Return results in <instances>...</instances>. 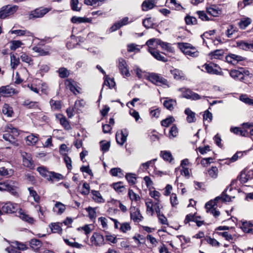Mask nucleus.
<instances>
[{
	"instance_id": "f257e3e1",
	"label": "nucleus",
	"mask_w": 253,
	"mask_h": 253,
	"mask_svg": "<svg viewBox=\"0 0 253 253\" xmlns=\"http://www.w3.org/2000/svg\"><path fill=\"white\" fill-rule=\"evenodd\" d=\"M1 131L5 132L3 134V138L10 144L18 146V143L16 138L19 135L18 129L14 127L12 125L8 124L1 128Z\"/></svg>"
},
{
	"instance_id": "f03ea898",
	"label": "nucleus",
	"mask_w": 253,
	"mask_h": 253,
	"mask_svg": "<svg viewBox=\"0 0 253 253\" xmlns=\"http://www.w3.org/2000/svg\"><path fill=\"white\" fill-rule=\"evenodd\" d=\"M241 127L231 126L230 131L236 135L242 137H249V129L253 127V122L243 123L241 125Z\"/></svg>"
},
{
	"instance_id": "7ed1b4c3",
	"label": "nucleus",
	"mask_w": 253,
	"mask_h": 253,
	"mask_svg": "<svg viewBox=\"0 0 253 253\" xmlns=\"http://www.w3.org/2000/svg\"><path fill=\"white\" fill-rule=\"evenodd\" d=\"M221 199V195L216 197L213 200H211L206 203L205 207L207 212L212 214L214 216H219L220 211L216 209L217 207V203L219 200Z\"/></svg>"
},
{
	"instance_id": "20e7f679",
	"label": "nucleus",
	"mask_w": 253,
	"mask_h": 253,
	"mask_svg": "<svg viewBox=\"0 0 253 253\" xmlns=\"http://www.w3.org/2000/svg\"><path fill=\"white\" fill-rule=\"evenodd\" d=\"M178 47L181 51L185 55L192 57L199 56V52L197 49L188 43H179Z\"/></svg>"
},
{
	"instance_id": "39448f33",
	"label": "nucleus",
	"mask_w": 253,
	"mask_h": 253,
	"mask_svg": "<svg viewBox=\"0 0 253 253\" xmlns=\"http://www.w3.org/2000/svg\"><path fill=\"white\" fill-rule=\"evenodd\" d=\"M250 72L246 68L240 67L237 69L231 70L230 75L235 80L243 81L245 78L249 76Z\"/></svg>"
},
{
	"instance_id": "423d86ee",
	"label": "nucleus",
	"mask_w": 253,
	"mask_h": 253,
	"mask_svg": "<svg viewBox=\"0 0 253 253\" xmlns=\"http://www.w3.org/2000/svg\"><path fill=\"white\" fill-rule=\"evenodd\" d=\"M146 79L157 85H166L168 86L167 80L162 76L156 73H152L149 74L146 77Z\"/></svg>"
},
{
	"instance_id": "0eeeda50",
	"label": "nucleus",
	"mask_w": 253,
	"mask_h": 253,
	"mask_svg": "<svg viewBox=\"0 0 253 253\" xmlns=\"http://www.w3.org/2000/svg\"><path fill=\"white\" fill-rule=\"evenodd\" d=\"M0 191H7L14 196L17 195V187L13 181H6L0 182Z\"/></svg>"
},
{
	"instance_id": "6e6552de",
	"label": "nucleus",
	"mask_w": 253,
	"mask_h": 253,
	"mask_svg": "<svg viewBox=\"0 0 253 253\" xmlns=\"http://www.w3.org/2000/svg\"><path fill=\"white\" fill-rule=\"evenodd\" d=\"M18 9V6L16 5L3 6L0 9V18L4 19L9 16L13 15Z\"/></svg>"
},
{
	"instance_id": "1a4fd4ad",
	"label": "nucleus",
	"mask_w": 253,
	"mask_h": 253,
	"mask_svg": "<svg viewBox=\"0 0 253 253\" xmlns=\"http://www.w3.org/2000/svg\"><path fill=\"white\" fill-rule=\"evenodd\" d=\"M51 8L41 7L31 11L29 15V19H34L43 17L47 13L51 10Z\"/></svg>"
},
{
	"instance_id": "9d476101",
	"label": "nucleus",
	"mask_w": 253,
	"mask_h": 253,
	"mask_svg": "<svg viewBox=\"0 0 253 253\" xmlns=\"http://www.w3.org/2000/svg\"><path fill=\"white\" fill-rule=\"evenodd\" d=\"M20 153L22 158L23 166L30 169H34L35 165L31 154L23 151H20Z\"/></svg>"
},
{
	"instance_id": "9b49d317",
	"label": "nucleus",
	"mask_w": 253,
	"mask_h": 253,
	"mask_svg": "<svg viewBox=\"0 0 253 253\" xmlns=\"http://www.w3.org/2000/svg\"><path fill=\"white\" fill-rule=\"evenodd\" d=\"M239 181L240 183L242 184H244L246 183L249 180V178H248V168L246 167L244 168L239 174L237 176V178L235 179L232 180L231 185H235L237 186L236 183L238 181Z\"/></svg>"
},
{
	"instance_id": "f8f14e48",
	"label": "nucleus",
	"mask_w": 253,
	"mask_h": 253,
	"mask_svg": "<svg viewBox=\"0 0 253 253\" xmlns=\"http://www.w3.org/2000/svg\"><path fill=\"white\" fill-rule=\"evenodd\" d=\"M178 91L182 92V97L187 99H191L192 100H198L200 98L199 94L192 91L189 89L185 88H180Z\"/></svg>"
},
{
	"instance_id": "ddd939ff",
	"label": "nucleus",
	"mask_w": 253,
	"mask_h": 253,
	"mask_svg": "<svg viewBox=\"0 0 253 253\" xmlns=\"http://www.w3.org/2000/svg\"><path fill=\"white\" fill-rule=\"evenodd\" d=\"M118 68L121 74L126 77H129V73L127 64L125 59L120 58L118 60Z\"/></svg>"
},
{
	"instance_id": "4468645a",
	"label": "nucleus",
	"mask_w": 253,
	"mask_h": 253,
	"mask_svg": "<svg viewBox=\"0 0 253 253\" xmlns=\"http://www.w3.org/2000/svg\"><path fill=\"white\" fill-rule=\"evenodd\" d=\"M3 212L6 213H12L16 212L19 209L18 204L10 202H7L1 208Z\"/></svg>"
},
{
	"instance_id": "2eb2a0df",
	"label": "nucleus",
	"mask_w": 253,
	"mask_h": 253,
	"mask_svg": "<svg viewBox=\"0 0 253 253\" xmlns=\"http://www.w3.org/2000/svg\"><path fill=\"white\" fill-rule=\"evenodd\" d=\"M252 149H250L244 151H237L230 159H222V161H225L224 164L229 165L231 163L235 162L238 158H241L244 155H247L248 153Z\"/></svg>"
},
{
	"instance_id": "dca6fc26",
	"label": "nucleus",
	"mask_w": 253,
	"mask_h": 253,
	"mask_svg": "<svg viewBox=\"0 0 253 253\" xmlns=\"http://www.w3.org/2000/svg\"><path fill=\"white\" fill-rule=\"evenodd\" d=\"M130 214L131 219L135 223H139L142 220L143 216L140 214L139 210L134 207L130 208Z\"/></svg>"
},
{
	"instance_id": "f3484780",
	"label": "nucleus",
	"mask_w": 253,
	"mask_h": 253,
	"mask_svg": "<svg viewBox=\"0 0 253 253\" xmlns=\"http://www.w3.org/2000/svg\"><path fill=\"white\" fill-rule=\"evenodd\" d=\"M206 72L211 74L218 75L220 73V67L217 64L211 63L210 64H205L203 65Z\"/></svg>"
},
{
	"instance_id": "a211bd4d",
	"label": "nucleus",
	"mask_w": 253,
	"mask_h": 253,
	"mask_svg": "<svg viewBox=\"0 0 253 253\" xmlns=\"http://www.w3.org/2000/svg\"><path fill=\"white\" fill-rule=\"evenodd\" d=\"M245 58L234 54L230 53L225 57V62L233 65L238 63L240 61L245 60Z\"/></svg>"
},
{
	"instance_id": "6ab92c4d",
	"label": "nucleus",
	"mask_w": 253,
	"mask_h": 253,
	"mask_svg": "<svg viewBox=\"0 0 253 253\" xmlns=\"http://www.w3.org/2000/svg\"><path fill=\"white\" fill-rule=\"evenodd\" d=\"M238 224L240 228L244 233L253 234V224L251 221L241 220Z\"/></svg>"
},
{
	"instance_id": "aec40b11",
	"label": "nucleus",
	"mask_w": 253,
	"mask_h": 253,
	"mask_svg": "<svg viewBox=\"0 0 253 253\" xmlns=\"http://www.w3.org/2000/svg\"><path fill=\"white\" fill-rule=\"evenodd\" d=\"M128 135L127 131L126 129L124 130H122L120 132L118 131L116 134V139L117 142L123 145L124 143L126 141L127 136Z\"/></svg>"
},
{
	"instance_id": "412c9836",
	"label": "nucleus",
	"mask_w": 253,
	"mask_h": 253,
	"mask_svg": "<svg viewBox=\"0 0 253 253\" xmlns=\"http://www.w3.org/2000/svg\"><path fill=\"white\" fill-rule=\"evenodd\" d=\"M90 241L92 245L95 246H100L104 244L103 236L98 233H94L90 238Z\"/></svg>"
},
{
	"instance_id": "4be33fe9",
	"label": "nucleus",
	"mask_w": 253,
	"mask_h": 253,
	"mask_svg": "<svg viewBox=\"0 0 253 253\" xmlns=\"http://www.w3.org/2000/svg\"><path fill=\"white\" fill-rule=\"evenodd\" d=\"M157 0H145L141 4V9L143 11H147L153 9L156 6Z\"/></svg>"
},
{
	"instance_id": "5701e85b",
	"label": "nucleus",
	"mask_w": 253,
	"mask_h": 253,
	"mask_svg": "<svg viewBox=\"0 0 253 253\" xmlns=\"http://www.w3.org/2000/svg\"><path fill=\"white\" fill-rule=\"evenodd\" d=\"M237 47L245 50H252L253 46V41H239L236 42Z\"/></svg>"
},
{
	"instance_id": "b1692460",
	"label": "nucleus",
	"mask_w": 253,
	"mask_h": 253,
	"mask_svg": "<svg viewBox=\"0 0 253 253\" xmlns=\"http://www.w3.org/2000/svg\"><path fill=\"white\" fill-rule=\"evenodd\" d=\"M233 185H231V184L227 186L226 188L222 191V202H229L231 201L232 198H234L235 196H233L232 194H228V191H229V193H230L232 190L233 188L232 186Z\"/></svg>"
},
{
	"instance_id": "393cba45",
	"label": "nucleus",
	"mask_w": 253,
	"mask_h": 253,
	"mask_svg": "<svg viewBox=\"0 0 253 253\" xmlns=\"http://www.w3.org/2000/svg\"><path fill=\"white\" fill-rule=\"evenodd\" d=\"M15 93V90L9 85L0 87V94L4 97L10 96Z\"/></svg>"
},
{
	"instance_id": "a878e982",
	"label": "nucleus",
	"mask_w": 253,
	"mask_h": 253,
	"mask_svg": "<svg viewBox=\"0 0 253 253\" xmlns=\"http://www.w3.org/2000/svg\"><path fill=\"white\" fill-rule=\"evenodd\" d=\"M65 84L69 89L75 94L80 93V87L78 86L76 83L72 80H67Z\"/></svg>"
},
{
	"instance_id": "bb28decb",
	"label": "nucleus",
	"mask_w": 253,
	"mask_h": 253,
	"mask_svg": "<svg viewBox=\"0 0 253 253\" xmlns=\"http://www.w3.org/2000/svg\"><path fill=\"white\" fill-rule=\"evenodd\" d=\"M158 41L160 39L153 38L148 40L146 42V45L148 46V51L150 53V51H154L156 49L159 42Z\"/></svg>"
},
{
	"instance_id": "cd10ccee",
	"label": "nucleus",
	"mask_w": 253,
	"mask_h": 253,
	"mask_svg": "<svg viewBox=\"0 0 253 253\" xmlns=\"http://www.w3.org/2000/svg\"><path fill=\"white\" fill-rule=\"evenodd\" d=\"M33 50L36 52H37L39 55L44 56L49 54L50 47L49 46L42 48L38 46H36L33 47Z\"/></svg>"
},
{
	"instance_id": "c85d7f7f",
	"label": "nucleus",
	"mask_w": 253,
	"mask_h": 253,
	"mask_svg": "<svg viewBox=\"0 0 253 253\" xmlns=\"http://www.w3.org/2000/svg\"><path fill=\"white\" fill-rule=\"evenodd\" d=\"M252 19L249 17H243L241 18L238 25L241 29H245L252 23Z\"/></svg>"
},
{
	"instance_id": "c756f323",
	"label": "nucleus",
	"mask_w": 253,
	"mask_h": 253,
	"mask_svg": "<svg viewBox=\"0 0 253 253\" xmlns=\"http://www.w3.org/2000/svg\"><path fill=\"white\" fill-rule=\"evenodd\" d=\"M19 216L20 218L29 223L33 224L35 220L33 217H30L29 215L27 214L24 211L21 209L18 211Z\"/></svg>"
},
{
	"instance_id": "7c9ffc66",
	"label": "nucleus",
	"mask_w": 253,
	"mask_h": 253,
	"mask_svg": "<svg viewBox=\"0 0 253 253\" xmlns=\"http://www.w3.org/2000/svg\"><path fill=\"white\" fill-rule=\"evenodd\" d=\"M163 105L167 109L171 111L174 109V107L176 105V100L167 98L163 103Z\"/></svg>"
},
{
	"instance_id": "2f4dec72",
	"label": "nucleus",
	"mask_w": 253,
	"mask_h": 253,
	"mask_svg": "<svg viewBox=\"0 0 253 253\" xmlns=\"http://www.w3.org/2000/svg\"><path fill=\"white\" fill-rule=\"evenodd\" d=\"M184 113L187 115L186 120L188 123H192L196 121L195 113L189 108L185 110Z\"/></svg>"
},
{
	"instance_id": "473e14b6",
	"label": "nucleus",
	"mask_w": 253,
	"mask_h": 253,
	"mask_svg": "<svg viewBox=\"0 0 253 253\" xmlns=\"http://www.w3.org/2000/svg\"><path fill=\"white\" fill-rule=\"evenodd\" d=\"M66 210L65 206L59 202H57L53 208V211L58 214H61Z\"/></svg>"
},
{
	"instance_id": "72a5a7b5",
	"label": "nucleus",
	"mask_w": 253,
	"mask_h": 253,
	"mask_svg": "<svg viewBox=\"0 0 253 253\" xmlns=\"http://www.w3.org/2000/svg\"><path fill=\"white\" fill-rule=\"evenodd\" d=\"M38 135H35L31 134L27 136L26 139V143L28 145H33L37 143L39 139L38 137Z\"/></svg>"
},
{
	"instance_id": "f704fd0d",
	"label": "nucleus",
	"mask_w": 253,
	"mask_h": 253,
	"mask_svg": "<svg viewBox=\"0 0 253 253\" xmlns=\"http://www.w3.org/2000/svg\"><path fill=\"white\" fill-rule=\"evenodd\" d=\"M159 42V45L161 46L162 49L165 50L169 52H173L174 48L172 47L171 44L168 42H166L162 41L161 40L158 41Z\"/></svg>"
},
{
	"instance_id": "c9c22d12",
	"label": "nucleus",
	"mask_w": 253,
	"mask_h": 253,
	"mask_svg": "<svg viewBox=\"0 0 253 253\" xmlns=\"http://www.w3.org/2000/svg\"><path fill=\"white\" fill-rule=\"evenodd\" d=\"M169 3L171 6L169 4L167 6L172 9L179 10L182 8L181 5L177 3L176 0H167L166 4H168Z\"/></svg>"
},
{
	"instance_id": "e433bc0d",
	"label": "nucleus",
	"mask_w": 253,
	"mask_h": 253,
	"mask_svg": "<svg viewBox=\"0 0 253 253\" xmlns=\"http://www.w3.org/2000/svg\"><path fill=\"white\" fill-rule=\"evenodd\" d=\"M63 178L64 176L62 174L53 171H50L47 180L51 181H59Z\"/></svg>"
},
{
	"instance_id": "4c0bfd02",
	"label": "nucleus",
	"mask_w": 253,
	"mask_h": 253,
	"mask_svg": "<svg viewBox=\"0 0 253 253\" xmlns=\"http://www.w3.org/2000/svg\"><path fill=\"white\" fill-rule=\"evenodd\" d=\"M207 12L211 16L216 17L220 13V10L215 5H212L207 8Z\"/></svg>"
},
{
	"instance_id": "58836bf2",
	"label": "nucleus",
	"mask_w": 253,
	"mask_h": 253,
	"mask_svg": "<svg viewBox=\"0 0 253 253\" xmlns=\"http://www.w3.org/2000/svg\"><path fill=\"white\" fill-rule=\"evenodd\" d=\"M73 23H89L90 19L87 18L73 16L71 19Z\"/></svg>"
},
{
	"instance_id": "ea45409f",
	"label": "nucleus",
	"mask_w": 253,
	"mask_h": 253,
	"mask_svg": "<svg viewBox=\"0 0 253 253\" xmlns=\"http://www.w3.org/2000/svg\"><path fill=\"white\" fill-rule=\"evenodd\" d=\"M11 34L17 35L19 36H25L28 37H33V34L27 30H15L11 31Z\"/></svg>"
},
{
	"instance_id": "a19ab883",
	"label": "nucleus",
	"mask_w": 253,
	"mask_h": 253,
	"mask_svg": "<svg viewBox=\"0 0 253 253\" xmlns=\"http://www.w3.org/2000/svg\"><path fill=\"white\" fill-rule=\"evenodd\" d=\"M23 105L29 109H38L40 110L38 102L31 101L29 100H26L24 101Z\"/></svg>"
},
{
	"instance_id": "79ce46f5",
	"label": "nucleus",
	"mask_w": 253,
	"mask_h": 253,
	"mask_svg": "<svg viewBox=\"0 0 253 253\" xmlns=\"http://www.w3.org/2000/svg\"><path fill=\"white\" fill-rule=\"evenodd\" d=\"M150 53L157 60L161 61L166 62L168 61V59L163 55L161 54L160 52L157 50L154 51H150Z\"/></svg>"
},
{
	"instance_id": "37998d69",
	"label": "nucleus",
	"mask_w": 253,
	"mask_h": 253,
	"mask_svg": "<svg viewBox=\"0 0 253 253\" xmlns=\"http://www.w3.org/2000/svg\"><path fill=\"white\" fill-rule=\"evenodd\" d=\"M170 72L173 75V78L176 80H181L184 79V74L180 70L174 69L173 70H171Z\"/></svg>"
},
{
	"instance_id": "c03bdc74",
	"label": "nucleus",
	"mask_w": 253,
	"mask_h": 253,
	"mask_svg": "<svg viewBox=\"0 0 253 253\" xmlns=\"http://www.w3.org/2000/svg\"><path fill=\"white\" fill-rule=\"evenodd\" d=\"M91 193L93 195V199L97 203H101L104 202V200L102 198L101 194L98 191L92 190Z\"/></svg>"
},
{
	"instance_id": "a18cd8bd",
	"label": "nucleus",
	"mask_w": 253,
	"mask_h": 253,
	"mask_svg": "<svg viewBox=\"0 0 253 253\" xmlns=\"http://www.w3.org/2000/svg\"><path fill=\"white\" fill-rule=\"evenodd\" d=\"M14 170L12 169H6L4 167L0 168V175L9 177L13 174Z\"/></svg>"
},
{
	"instance_id": "49530a36",
	"label": "nucleus",
	"mask_w": 253,
	"mask_h": 253,
	"mask_svg": "<svg viewBox=\"0 0 253 253\" xmlns=\"http://www.w3.org/2000/svg\"><path fill=\"white\" fill-rule=\"evenodd\" d=\"M20 63L19 59L14 54L10 53V65L12 68L15 69Z\"/></svg>"
},
{
	"instance_id": "de8ad7c7",
	"label": "nucleus",
	"mask_w": 253,
	"mask_h": 253,
	"mask_svg": "<svg viewBox=\"0 0 253 253\" xmlns=\"http://www.w3.org/2000/svg\"><path fill=\"white\" fill-rule=\"evenodd\" d=\"M2 112L4 115H5L9 117H12L13 113L12 107L7 104H5L3 105Z\"/></svg>"
},
{
	"instance_id": "09e8293b",
	"label": "nucleus",
	"mask_w": 253,
	"mask_h": 253,
	"mask_svg": "<svg viewBox=\"0 0 253 253\" xmlns=\"http://www.w3.org/2000/svg\"><path fill=\"white\" fill-rule=\"evenodd\" d=\"M30 244L31 247L35 251H38L42 245V242L40 240L35 239L31 240Z\"/></svg>"
},
{
	"instance_id": "8fccbe9b",
	"label": "nucleus",
	"mask_w": 253,
	"mask_h": 253,
	"mask_svg": "<svg viewBox=\"0 0 253 253\" xmlns=\"http://www.w3.org/2000/svg\"><path fill=\"white\" fill-rule=\"evenodd\" d=\"M161 156L165 161L171 162L173 160L172 156L171 153L167 151H163L161 152Z\"/></svg>"
},
{
	"instance_id": "3c124183",
	"label": "nucleus",
	"mask_w": 253,
	"mask_h": 253,
	"mask_svg": "<svg viewBox=\"0 0 253 253\" xmlns=\"http://www.w3.org/2000/svg\"><path fill=\"white\" fill-rule=\"evenodd\" d=\"M37 170L42 176L46 178V179H48L50 171L47 170L44 167H38Z\"/></svg>"
},
{
	"instance_id": "603ef678",
	"label": "nucleus",
	"mask_w": 253,
	"mask_h": 253,
	"mask_svg": "<svg viewBox=\"0 0 253 253\" xmlns=\"http://www.w3.org/2000/svg\"><path fill=\"white\" fill-rule=\"evenodd\" d=\"M139 45L135 43H130L127 45V50L128 52H138L140 51Z\"/></svg>"
},
{
	"instance_id": "864d4df0",
	"label": "nucleus",
	"mask_w": 253,
	"mask_h": 253,
	"mask_svg": "<svg viewBox=\"0 0 253 253\" xmlns=\"http://www.w3.org/2000/svg\"><path fill=\"white\" fill-rule=\"evenodd\" d=\"M174 118L172 116H169L161 121V125L163 126L168 127L171 125L174 121Z\"/></svg>"
},
{
	"instance_id": "5fc2aeb1",
	"label": "nucleus",
	"mask_w": 253,
	"mask_h": 253,
	"mask_svg": "<svg viewBox=\"0 0 253 253\" xmlns=\"http://www.w3.org/2000/svg\"><path fill=\"white\" fill-rule=\"evenodd\" d=\"M236 32V27L233 25H230L225 32V34L228 38H232V35Z\"/></svg>"
},
{
	"instance_id": "6e6d98bb",
	"label": "nucleus",
	"mask_w": 253,
	"mask_h": 253,
	"mask_svg": "<svg viewBox=\"0 0 253 253\" xmlns=\"http://www.w3.org/2000/svg\"><path fill=\"white\" fill-rule=\"evenodd\" d=\"M197 13L199 18L202 21H208L211 20V18L209 17L204 11H198Z\"/></svg>"
},
{
	"instance_id": "4d7b16f0",
	"label": "nucleus",
	"mask_w": 253,
	"mask_h": 253,
	"mask_svg": "<svg viewBox=\"0 0 253 253\" xmlns=\"http://www.w3.org/2000/svg\"><path fill=\"white\" fill-rule=\"evenodd\" d=\"M86 211L88 212V217L91 220H94L96 217V213L95 209L89 207L86 208Z\"/></svg>"
},
{
	"instance_id": "13d9d810",
	"label": "nucleus",
	"mask_w": 253,
	"mask_h": 253,
	"mask_svg": "<svg viewBox=\"0 0 253 253\" xmlns=\"http://www.w3.org/2000/svg\"><path fill=\"white\" fill-rule=\"evenodd\" d=\"M145 204L147 208V213L150 214L151 216H153L154 212V210L153 209L154 205H153L152 202L151 201L146 202Z\"/></svg>"
},
{
	"instance_id": "bf43d9fd",
	"label": "nucleus",
	"mask_w": 253,
	"mask_h": 253,
	"mask_svg": "<svg viewBox=\"0 0 253 253\" xmlns=\"http://www.w3.org/2000/svg\"><path fill=\"white\" fill-rule=\"evenodd\" d=\"M113 187L117 192H122L125 189V187L121 182H118L113 184Z\"/></svg>"
},
{
	"instance_id": "052dcab7",
	"label": "nucleus",
	"mask_w": 253,
	"mask_h": 253,
	"mask_svg": "<svg viewBox=\"0 0 253 253\" xmlns=\"http://www.w3.org/2000/svg\"><path fill=\"white\" fill-rule=\"evenodd\" d=\"M126 178L128 183L131 185L134 184L136 183V178L134 174L127 173L126 175Z\"/></svg>"
},
{
	"instance_id": "680f3d73",
	"label": "nucleus",
	"mask_w": 253,
	"mask_h": 253,
	"mask_svg": "<svg viewBox=\"0 0 253 253\" xmlns=\"http://www.w3.org/2000/svg\"><path fill=\"white\" fill-rule=\"evenodd\" d=\"M209 55L211 59H220L221 56V50L219 49L215 50L214 51L210 53Z\"/></svg>"
},
{
	"instance_id": "e2e57ef3",
	"label": "nucleus",
	"mask_w": 253,
	"mask_h": 253,
	"mask_svg": "<svg viewBox=\"0 0 253 253\" xmlns=\"http://www.w3.org/2000/svg\"><path fill=\"white\" fill-rule=\"evenodd\" d=\"M28 190L30 192V195L34 198V201L36 202H39L40 199V196L35 191L33 187L28 188Z\"/></svg>"
},
{
	"instance_id": "0e129e2a",
	"label": "nucleus",
	"mask_w": 253,
	"mask_h": 253,
	"mask_svg": "<svg viewBox=\"0 0 253 253\" xmlns=\"http://www.w3.org/2000/svg\"><path fill=\"white\" fill-rule=\"evenodd\" d=\"M206 240L207 243L212 246L213 247H219L220 246V243L218 242L216 239L214 238H212L210 237H207Z\"/></svg>"
},
{
	"instance_id": "69168bd1",
	"label": "nucleus",
	"mask_w": 253,
	"mask_h": 253,
	"mask_svg": "<svg viewBox=\"0 0 253 253\" xmlns=\"http://www.w3.org/2000/svg\"><path fill=\"white\" fill-rule=\"evenodd\" d=\"M128 195L130 199L132 201H137L140 199L139 196L134 193L132 190L129 189Z\"/></svg>"
},
{
	"instance_id": "338daca9",
	"label": "nucleus",
	"mask_w": 253,
	"mask_h": 253,
	"mask_svg": "<svg viewBox=\"0 0 253 253\" xmlns=\"http://www.w3.org/2000/svg\"><path fill=\"white\" fill-rule=\"evenodd\" d=\"M58 73L59 74L60 77L61 78H65L67 77L69 75V73L68 70L65 68H60L59 69Z\"/></svg>"
},
{
	"instance_id": "774afa93",
	"label": "nucleus",
	"mask_w": 253,
	"mask_h": 253,
	"mask_svg": "<svg viewBox=\"0 0 253 253\" xmlns=\"http://www.w3.org/2000/svg\"><path fill=\"white\" fill-rule=\"evenodd\" d=\"M60 122L61 125L64 127L66 130H69L71 129V126L67 120L63 117L60 119Z\"/></svg>"
}]
</instances>
